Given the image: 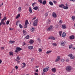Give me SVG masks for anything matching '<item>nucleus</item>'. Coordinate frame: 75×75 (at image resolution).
Instances as JSON below:
<instances>
[{
	"instance_id": "obj_31",
	"label": "nucleus",
	"mask_w": 75,
	"mask_h": 75,
	"mask_svg": "<svg viewBox=\"0 0 75 75\" xmlns=\"http://www.w3.org/2000/svg\"><path fill=\"white\" fill-rule=\"evenodd\" d=\"M22 64H23V65H24L23 66L22 68H25L26 65L25 63H22Z\"/></svg>"
},
{
	"instance_id": "obj_41",
	"label": "nucleus",
	"mask_w": 75,
	"mask_h": 75,
	"mask_svg": "<svg viewBox=\"0 0 75 75\" xmlns=\"http://www.w3.org/2000/svg\"><path fill=\"white\" fill-rule=\"evenodd\" d=\"M38 2H39V3H40L41 4H42V0H38Z\"/></svg>"
},
{
	"instance_id": "obj_58",
	"label": "nucleus",
	"mask_w": 75,
	"mask_h": 75,
	"mask_svg": "<svg viewBox=\"0 0 75 75\" xmlns=\"http://www.w3.org/2000/svg\"><path fill=\"white\" fill-rule=\"evenodd\" d=\"M30 31H31V32H33V31H34V30L30 29Z\"/></svg>"
},
{
	"instance_id": "obj_60",
	"label": "nucleus",
	"mask_w": 75,
	"mask_h": 75,
	"mask_svg": "<svg viewBox=\"0 0 75 75\" xmlns=\"http://www.w3.org/2000/svg\"><path fill=\"white\" fill-rule=\"evenodd\" d=\"M15 52H18V51L16 50L15 51Z\"/></svg>"
},
{
	"instance_id": "obj_43",
	"label": "nucleus",
	"mask_w": 75,
	"mask_h": 75,
	"mask_svg": "<svg viewBox=\"0 0 75 75\" xmlns=\"http://www.w3.org/2000/svg\"><path fill=\"white\" fill-rule=\"evenodd\" d=\"M17 59H18V60H20V58L18 57H17Z\"/></svg>"
},
{
	"instance_id": "obj_40",
	"label": "nucleus",
	"mask_w": 75,
	"mask_h": 75,
	"mask_svg": "<svg viewBox=\"0 0 75 75\" xmlns=\"http://www.w3.org/2000/svg\"><path fill=\"white\" fill-rule=\"evenodd\" d=\"M10 23V21H8L6 23V24H7V25H8V24H9V23Z\"/></svg>"
},
{
	"instance_id": "obj_19",
	"label": "nucleus",
	"mask_w": 75,
	"mask_h": 75,
	"mask_svg": "<svg viewBox=\"0 0 75 75\" xmlns=\"http://www.w3.org/2000/svg\"><path fill=\"white\" fill-rule=\"evenodd\" d=\"M33 9H34L35 10H37L38 9V6H35L33 8Z\"/></svg>"
},
{
	"instance_id": "obj_37",
	"label": "nucleus",
	"mask_w": 75,
	"mask_h": 75,
	"mask_svg": "<svg viewBox=\"0 0 75 75\" xmlns=\"http://www.w3.org/2000/svg\"><path fill=\"white\" fill-rule=\"evenodd\" d=\"M72 45L71 44L69 45V48L71 49L72 48Z\"/></svg>"
},
{
	"instance_id": "obj_15",
	"label": "nucleus",
	"mask_w": 75,
	"mask_h": 75,
	"mask_svg": "<svg viewBox=\"0 0 75 75\" xmlns=\"http://www.w3.org/2000/svg\"><path fill=\"white\" fill-rule=\"evenodd\" d=\"M16 50H17V51H21V50H22V49L20 47H17L16 48Z\"/></svg>"
},
{
	"instance_id": "obj_56",
	"label": "nucleus",
	"mask_w": 75,
	"mask_h": 75,
	"mask_svg": "<svg viewBox=\"0 0 75 75\" xmlns=\"http://www.w3.org/2000/svg\"><path fill=\"white\" fill-rule=\"evenodd\" d=\"M35 72H38V69H36V70H35Z\"/></svg>"
},
{
	"instance_id": "obj_53",
	"label": "nucleus",
	"mask_w": 75,
	"mask_h": 75,
	"mask_svg": "<svg viewBox=\"0 0 75 75\" xmlns=\"http://www.w3.org/2000/svg\"><path fill=\"white\" fill-rule=\"evenodd\" d=\"M13 30V28H9V30H10V31H11V30Z\"/></svg>"
},
{
	"instance_id": "obj_11",
	"label": "nucleus",
	"mask_w": 75,
	"mask_h": 75,
	"mask_svg": "<svg viewBox=\"0 0 75 75\" xmlns=\"http://www.w3.org/2000/svg\"><path fill=\"white\" fill-rule=\"evenodd\" d=\"M52 16L54 18H56L57 17V14L53 12L52 13Z\"/></svg>"
},
{
	"instance_id": "obj_30",
	"label": "nucleus",
	"mask_w": 75,
	"mask_h": 75,
	"mask_svg": "<svg viewBox=\"0 0 75 75\" xmlns=\"http://www.w3.org/2000/svg\"><path fill=\"white\" fill-rule=\"evenodd\" d=\"M25 25H27V24H28V20H26L25 22Z\"/></svg>"
},
{
	"instance_id": "obj_51",
	"label": "nucleus",
	"mask_w": 75,
	"mask_h": 75,
	"mask_svg": "<svg viewBox=\"0 0 75 75\" xmlns=\"http://www.w3.org/2000/svg\"><path fill=\"white\" fill-rule=\"evenodd\" d=\"M15 68H16V69H18V67H17V66H15Z\"/></svg>"
},
{
	"instance_id": "obj_21",
	"label": "nucleus",
	"mask_w": 75,
	"mask_h": 75,
	"mask_svg": "<svg viewBox=\"0 0 75 75\" xmlns=\"http://www.w3.org/2000/svg\"><path fill=\"white\" fill-rule=\"evenodd\" d=\"M15 42V41H13L12 40H10L9 41V43L10 44H14Z\"/></svg>"
},
{
	"instance_id": "obj_20",
	"label": "nucleus",
	"mask_w": 75,
	"mask_h": 75,
	"mask_svg": "<svg viewBox=\"0 0 75 75\" xmlns=\"http://www.w3.org/2000/svg\"><path fill=\"white\" fill-rule=\"evenodd\" d=\"M9 55H12V56H13V52H9Z\"/></svg>"
},
{
	"instance_id": "obj_7",
	"label": "nucleus",
	"mask_w": 75,
	"mask_h": 75,
	"mask_svg": "<svg viewBox=\"0 0 75 75\" xmlns=\"http://www.w3.org/2000/svg\"><path fill=\"white\" fill-rule=\"evenodd\" d=\"M60 59H61V57H60L59 56H58L57 57V59H56L55 62H58V61H59Z\"/></svg>"
},
{
	"instance_id": "obj_6",
	"label": "nucleus",
	"mask_w": 75,
	"mask_h": 75,
	"mask_svg": "<svg viewBox=\"0 0 75 75\" xmlns=\"http://www.w3.org/2000/svg\"><path fill=\"white\" fill-rule=\"evenodd\" d=\"M68 57H70V58L71 59H74L75 58V56H73V55H72V54H70L68 55Z\"/></svg>"
},
{
	"instance_id": "obj_32",
	"label": "nucleus",
	"mask_w": 75,
	"mask_h": 75,
	"mask_svg": "<svg viewBox=\"0 0 75 75\" xmlns=\"http://www.w3.org/2000/svg\"><path fill=\"white\" fill-rule=\"evenodd\" d=\"M61 45H62V46H64V45H65L64 44V42H61Z\"/></svg>"
},
{
	"instance_id": "obj_34",
	"label": "nucleus",
	"mask_w": 75,
	"mask_h": 75,
	"mask_svg": "<svg viewBox=\"0 0 75 75\" xmlns=\"http://www.w3.org/2000/svg\"><path fill=\"white\" fill-rule=\"evenodd\" d=\"M52 45H53V46H54V47H56V46L57 45V44L56 43H53V44H52Z\"/></svg>"
},
{
	"instance_id": "obj_27",
	"label": "nucleus",
	"mask_w": 75,
	"mask_h": 75,
	"mask_svg": "<svg viewBox=\"0 0 75 75\" xmlns=\"http://www.w3.org/2000/svg\"><path fill=\"white\" fill-rule=\"evenodd\" d=\"M20 14H19L16 17V19H17V18H19V17H20Z\"/></svg>"
},
{
	"instance_id": "obj_10",
	"label": "nucleus",
	"mask_w": 75,
	"mask_h": 75,
	"mask_svg": "<svg viewBox=\"0 0 75 75\" xmlns=\"http://www.w3.org/2000/svg\"><path fill=\"white\" fill-rule=\"evenodd\" d=\"M62 28L63 29H65V28H67V27H66V25L63 24L62 26Z\"/></svg>"
},
{
	"instance_id": "obj_5",
	"label": "nucleus",
	"mask_w": 75,
	"mask_h": 75,
	"mask_svg": "<svg viewBox=\"0 0 75 75\" xmlns=\"http://www.w3.org/2000/svg\"><path fill=\"white\" fill-rule=\"evenodd\" d=\"M54 27L52 25H51L50 27L47 28V31H51V30H53V28Z\"/></svg>"
},
{
	"instance_id": "obj_4",
	"label": "nucleus",
	"mask_w": 75,
	"mask_h": 75,
	"mask_svg": "<svg viewBox=\"0 0 75 75\" xmlns=\"http://www.w3.org/2000/svg\"><path fill=\"white\" fill-rule=\"evenodd\" d=\"M66 69L67 71H70L72 69V67L71 66H68L66 67Z\"/></svg>"
},
{
	"instance_id": "obj_48",
	"label": "nucleus",
	"mask_w": 75,
	"mask_h": 75,
	"mask_svg": "<svg viewBox=\"0 0 75 75\" xmlns=\"http://www.w3.org/2000/svg\"><path fill=\"white\" fill-rule=\"evenodd\" d=\"M27 25H25L24 26V28H25L27 27Z\"/></svg>"
},
{
	"instance_id": "obj_25",
	"label": "nucleus",
	"mask_w": 75,
	"mask_h": 75,
	"mask_svg": "<svg viewBox=\"0 0 75 75\" xmlns=\"http://www.w3.org/2000/svg\"><path fill=\"white\" fill-rule=\"evenodd\" d=\"M63 8H64V9H65L66 10H67V9H68V6H64V7H63Z\"/></svg>"
},
{
	"instance_id": "obj_44",
	"label": "nucleus",
	"mask_w": 75,
	"mask_h": 75,
	"mask_svg": "<svg viewBox=\"0 0 75 75\" xmlns=\"http://www.w3.org/2000/svg\"><path fill=\"white\" fill-rule=\"evenodd\" d=\"M37 40L38 41H39V42H40V41H41V40H40V39L39 38H38Z\"/></svg>"
},
{
	"instance_id": "obj_14",
	"label": "nucleus",
	"mask_w": 75,
	"mask_h": 75,
	"mask_svg": "<svg viewBox=\"0 0 75 75\" xmlns=\"http://www.w3.org/2000/svg\"><path fill=\"white\" fill-rule=\"evenodd\" d=\"M28 48L29 50H33V46H29L28 47Z\"/></svg>"
},
{
	"instance_id": "obj_63",
	"label": "nucleus",
	"mask_w": 75,
	"mask_h": 75,
	"mask_svg": "<svg viewBox=\"0 0 75 75\" xmlns=\"http://www.w3.org/2000/svg\"><path fill=\"white\" fill-rule=\"evenodd\" d=\"M35 75H38V73H35Z\"/></svg>"
},
{
	"instance_id": "obj_2",
	"label": "nucleus",
	"mask_w": 75,
	"mask_h": 75,
	"mask_svg": "<svg viewBox=\"0 0 75 75\" xmlns=\"http://www.w3.org/2000/svg\"><path fill=\"white\" fill-rule=\"evenodd\" d=\"M38 19L37 18L33 22V25L34 26H37V24H38Z\"/></svg>"
},
{
	"instance_id": "obj_33",
	"label": "nucleus",
	"mask_w": 75,
	"mask_h": 75,
	"mask_svg": "<svg viewBox=\"0 0 75 75\" xmlns=\"http://www.w3.org/2000/svg\"><path fill=\"white\" fill-rule=\"evenodd\" d=\"M18 11L20 12L21 11V7H19L18 8Z\"/></svg>"
},
{
	"instance_id": "obj_22",
	"label": "nucleus",
	"mask_w": 75,
	"mask_h": 75,
	"mask_svg": "<svg viewBox=\"0 0 75 75\" xmlns=\"http://www.w3.org/2000/svg\"><path fill=\"white\" fill-rule=\"evenodd\" d=\"M23 33L24 35H26V34H27V32H26V31L24 30H23Z\"/></svg>"
},
{
	"instance_id": "obj_23",
	"label": "nucleus",
	"mask_w": 75,
	"mask_h": 75,
	"mask_svg": "<svg viewBox=\"0 0 75 75\" xmlns=\"http://www.w3.org/2000/svg\"><path fill=\"white\" fill-rule=\"evenodd\" d=\"M49 4H50V6H53V5H54V4L51 1H49Z\"/></svg>"
},
{
	"instance_id": "obj_35",
	"label": "nucleus",
	"mask_w": 75,
	"mask_h": 75,
	"mask_svg": "<svg viewBox=\"0 0 75 75\" xmlns=\"http://www.w3.org/2000/svg\"><path fill=\"white\" fill-rule=\"evenodd\" d=\"M62 31H59V34L60 37L61 36V34H62Z\"/></svg>"
},
{
	"instance_id": "obj_18",
	"label": "nucleus",
	"mask_w": 75,
	"mask_h": 75,
	"mask_svg": "<svg viewBox=\"0 0 75 75\" xmlns=\"http://www.w3.org/2000/svg\"><path fill=\"white\" fill-rule=\"evenodd\" d=\"M29 12H30V13H33V12L32 11V9H31V7H30L29 8Z\"/></svg>"
},
{
	"instance_id": "obj_62",
	"label": "nucleus",
	"mask_w": 75,
	"mask_h": 75,
	"mask_svg": "<svg viewBox=\"0 0 75 75\" xmlns=\"http://www.w3.org/2000/svg\"><path fill=\"white\" fill-rule=\"evenodd\" d=\"M1 62H2V60H1L0 59V64H1Z\"/></svg>"
},
{
	"instance_id": "obj_26",
	"label": "nucleus",
	"mask_w": 75,
	"mask_h": 75,
	"mask_svg": "<svg viewBox=\"0 0 75 75\" xmlns=\"http://www.w3.org/2000/svg\"><path fill=\"white\" fill-rule=\"evenodd\" d=\"M25 38L26 39H29V38H30V36L28 35L25 37Z\"/></svg>"
},
{
	"instance_id": "obj_42",
	"label": "nucleus",
	"mask_w": 75,
	"mask_h": 75,
	"mask_svg": "<svg viewBox=\"0 0 75 75\" xmlns=\"http://www.w3.org/2000/svg\"><path fill=\"white\" fill-rule=\"evenodd\" d=\"M45 16L46 17H47V16H48V13H46L45 15Z\"/></svg>"
},
{
	"instance_id": "obj_47",
	"label": "nucleus",
	"mask_w": 75,
	"mask_h": 75,
	"mask_svg": "<svg viewBox=\"0 0 75 75\" xmlns=\"http://www.w3.org/2000/svg\"><path fill=\"white\" fill-rule=\"evenodd\" d=\"M53 2L54 4H56L57 3V1H54Z\"/></svg>"
},
{
	"instance_id": "obj_29",
	"label": "nucleus",
	"mask_w": 75,
	"mask_h": 75,
	"mask_svg": "<svg viewBox=\"0 0 75 75\" xmlns=\"http://www.w3.org/2000/svg\"><path fill=\"white\" fill-rule=\"evenodd\" d=\"M52 52V51L49 50L47 52L46 54H49V53H50V52Z\"/></svg>"
},
{
	"instance_id": "obj_61",
	"label": "nucleus",
	"mask_w": 75,
	"mask_h": 75,
	"mask_svg": "<svg viewBox=\"0 0 75 75\" xmlns=\"http://www.w3.org/2000/svg\"><path fill=\"white\" fill-rule=\"evenodd\" d=\"M31 30H34V28H32L31 29Z\"/></svg>"
},
{
	"instance_id": "obj_36",
	"label": "nucleus",
	"mask_w": 75,
	"mask_h": 75,
	"mask_svg": "<svg viewBox=\"0 0 75 75\" xmlns=\"http://www.w3.org/2000/svg\"><path fill=\"white\" fill-rule=\"evenodd\" d=\"M19 26L20 28H23V25H22L21 24H20L19 25Z\"/></svg>"
},
{
	"instance_id": "obj_57",
	"label": "nucleus",
	"mask_w": 75,
	"mask_h": 75,
	"mask_svg": "<svg viewBox=\"0 0 75 75\" xmlns=\"http://www.w3.org/2000/svg\"><path fill=\"white\" fill-rule=\"evenodd\" d=\"M59 23H62V20H60L59 21Z\"/></svg>"
},
{
	"instance_id": "obj_3",
	"label": "nucleus",
	"mask_w": 75,
	"mask_h": 75,
	"mask_svg": "<svg viewBox=\"0 0 75 75\" xmlns=\"http://www.w3.org/2000/svg\"><path fill=\"white\" fill-rule=\"evenodd\" d=\"M50 69V68L48 67H46L45 68H44L43 69V72H47L49 69Z\"/></svg>"
},
{
	"instance_id": "obj_45",
	"label": "nucleus",
	"mask_w": 75,
	"mask_h": 75,
	"mask_svg": "<svg viewBox=\"0 0 75 75\" xmlns=\"http://www.w3.org/2000/svg\"><path fill=\"white\" fill-rule=\"evenodd\" d=\"M18 23H19V21H17L16 22V25H18Z\"/></svg>"
},
{
	"instance_id": "obj_49",
	"label": "nucleus",
	"mask_w": 75,
	"mask_h": 75,
	"mask_svg": "<svg viewBox=\"0 0 75 75\" xmlns=\"http://www.w3.org/2000/svg\"><path fill=\"white\" fill-rule=\"evenodd\" d=\"M35 3H33L32 4V6H33V7H34V6H35Z\"/></svg>"
},
{
	"instance_id": "obj_38",
	"label": "nucleus",
	"mask_w": 75,
	"mask_h": 75,
	"mask_svg": "<svg viewBox=\"0 0 75 75\" xmlns=\"http://www.w3.org/2000/svg\"><path fill=\"white\" fill-rule=\"evenodd\" d=\"M71 18L72 20H73V21H74V19L75 18V16H72L71 17Z\"/></svg>"
},
{
	"instance_id": "obj_17",
	"label": "nucleus",
	"mask_w": 75,
	"mask_h": 75,
	"mask_svg": "<svg viewBox=\"0 0 75 75\" xmlns=\"http://www.w3.org/2000/svg\"><path fill=\"white\" fill-rule=\"evenodd\" d=\"M59 7L61 8H64V5L63 4H61L59 6Z\"/></svg>"
},
{
	"instance_id": "obj_13",
	"label": "nucleus",
	"mask_w": 75,
	"mask_h": 75,
	"mask_svg": "<svg viewBox=\"0 0 75 75\" xmlns=\"http://www.w3.org/2000/svg\"><path fill=\"white\" fill-rule=\"evenodd\" d=\"M49 39H50L51 40H55V38L51 36L49 38Z\"/></svg>"
},
{
	"instance_id": "obj_64",
	"label": "nucleus",
	"mask_w": 75,
	"mask_h": 75,
	"mask_svg": "<svg viewBox=\"0 0 75 75\" xmlns=\"http://www.w3.org/2000/svg\"><path fill=\"white\" fill-rule=\"evenodd\" d=\"M31 61H34V59L33 58L31 59Z\"/></svg>"
},
{
	"instance_id": "obj_52",
	"label": "nucleus",
	"mask_w": 75,
	"mask_h": 75,
	"mask_svg": "<svg viewBox=\"0 0 75 75\" xmlns=\"http://www.w3.org/2000/svg\"><path fill=\"white\" fill-rule=\"evenodd\" d=\"M65 61V60L64 59H62L61 60L62 62H64Z\"/></svg>"
},
{
	"instance_id": "obj_8",
	"label": "nucleus",
	"mask_w": 75,
	"mask_h": 75,
	"mask_svg": "<svg viewBox=\"0 0 75 75\" xmlns=\"http://www.w3.org/2000/svg\"><path fill=\"white\" fill-rule=\"evenodd\" d=\"M75 39V36L74 35H72L69 37L70 40H74Z\"/></svg>"
},
{
	"instance_id": "obj_12",
	"label": "nucleus",
	"mask_w": 75,
	"mask_h": 75,
	"mask_svg": "<svg viewBox=\"0 0 75 75\" xmlns=\"http://www.w3.org/2000/svg\"><path fill=\"white\" fill-rule=\"evenodd\" d=\"M52 72H55L57 71V69L55 68H53L52 69Z\"/></svg>"
},
{
	"instance_id": "obj_46",
	"label": "nucleus",
	"mask_w": 75,
	"mask_h": 75,
	"mask_svg": "<svg viewBox=\"0 0 75 75\" xmlns=\"http://www.w3.org/2000/svg\"><path fill=\"white\" fill-rule=\"evenodd\" d=\"M26 45V44L24 42H23V46H24V45Z\"/></svg>"
},
{
	"instance_id": "obj_50",
	"label": "nucleus",
	"mask_w": 75,
	"mask_h": 75,
	"mask_svg": "<svg viewBox=\"0 0 75 75\" xmlns=\"http://www.w3.org/2000/svg\"><path fill=\"white\" fill-rule=\"evenodd\" d=\"M36 18H37L36 17H35L34 18L32 19V20H35Z\"/></svg>"
},
{
	"instance_id": "obj_1",
	"label": "nucleus",
	"mask_w": 75,
	"mask_h": 75,
	"mask_svg": "<svg viewBox=\"0 0 75 75\" xmlns=\"http://www.w3.org/2000/svg\"><path fill=\"white\" fill-rule=\"evenodd\" d=\"M7 19V18L6 17H4L1 19V22L0 23V26H1L2 25H5L6 24V20Z\"/></svg>"
},
{
	"instance_id": "obj_55",
	"label": "nucleus",
	"mask_w": 75,
	"mask_h": 75,
	"mask_svg": "<svg viewBox=\"0 0 75 75\" xmlns=\"http://www.w3.org/2000/svg\"><path fill=\"white\" fill-rule=\"evenodd\" d=\"M69 1H73V2L75 1V0H69Z\"/></svg>"
},
{
	"instance_id": "obj_39",
	"label": "nucleus",
	"mask_w": 75,
	"mask_h": 75,
	"mask_svg": "<svg viewBox=\"0 0 75 75\" xmlns=\"http://www.w3.org/2000/svg\"><path fill=\"white\" fill-rule=\"evenodd\" d=\"M39 51L40 52H42V49L41 48H39Z\"/></svg>"
},
{
	"instance_id": "obj_24",
	"label": "nucleus",
	"mask_w": 75,
	"mask_h": 75,
	"mask_svg": "<svg viewBox=\"0 0 75 75\" xmlns=\"http://www.w3.org/2000/svg\"><path fill=\"white\" fill-rule=\"evenodd\" d=\"M46 3H47V1H46L45 0L43 1L42 4H43V5H45V4H46Z\"/></svg>"
},
{
	"instance_id": "obj_54",
	"label": "nucleus",
	"mask_w": 75,
	"mask_h": 75,
	"mask_svg": "<svg viewBox=\"0 0 75 75\" xmlns=\"http://www.w3.org/2000/svg\"><path fill=\"white\" fill-rule=\"evenodd\" d=\"M1 50H3L4 49V47H1Z\"/></svg>"
},
{
	"instance_id": "obj_59",
	"label": "nucleus",
	"mask_w": 75,
	"mask_h": 75,
	"mask_svg": "<svg viewBox=\"0 0 75 75\" xmlns=\"http://www.w3.org/2000/svg\"><path fill=\"white\" fill-rule=\"evenodd\" d=\"M66 61H67V62H69V60L68 59H67L66 60Z\"/></svg>"
},
{
	"instance_id": "obj_28",
	"label": "nucleus",
	"mask_w": 75,
	"mask_h": 75,
	"mask_svg": "<svg viewBox=\"0 0 75 75\" xmlns=\"http://www.w3.org/2000/svg\"><path fill=\"white\" fill-rule=\"evenodd\" d=\"M47 24H50V23H51V21H50V20L49 19L47 20Z\"/></svg>"
},
{
	"instance_id": "obj_9",
	"label": "nucleus",
	"mask_w": 75,
	"mask_h": 75,
	"mask_svg": "<svg viewBox=\"0 0 75 75\" xmlns=\"http://www.w3.org/2000/svg\"><path fill=\"white\" fill-rule=\"evenodd\" d=\"M34 41L33 40H31L29 42V43H30L31 45H33L34 43Z\"/></svg>"
},
{
	"instance_id": "obj_16",
	"label": "nucleus",
	"mask_w": 75,
	"mask_h": 75,
	"mask_svg": "<svg viewBox=\"0 0 75 75\" xmlns=\"http://www.w3.org/2000/svg\"><path fill=\"white\" fill-rule=\"evenodd\" d=\"M66 36V33L65 32H64L62 33V37H65Z\"/></svg>"
}]
</instances>
